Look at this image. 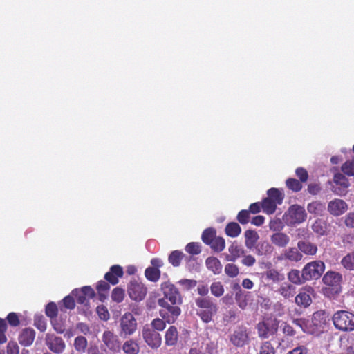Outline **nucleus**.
Segmentation results:
<instances>
[{
  "label": "nucleus",
  "mask_w": 354,
  "mask_h": 354,
  "mask_svg": "<svg viewBox=\"0 0 354 354\" xmlns=\"http://www.w3.org/2000/svg\"><path fill=\"white\" fill-rule=\"evenodd\" d=\"M195 304L199 308L196 315L205 323L210 322L218 312L217 304L209 297H197L195 299Z\"/></svg>",
  "instance_id": "f257e3e1"
},
{
  "label": "nucleus",
  "mask_w": 354,
  "mask_h": 354,
  "mask_svg": "<svg viewBox=\"0 0 354 354\" xmlns=\"http://www.w3.org/2000/svg\"><path fill=\"white\" fill-rule=\"evenodd\" d=\"M342 276L340 273L328 271L322 278V281L326 285L322 288L323 294L329 298H334L342 290Z\"/></svg>",
  "instance_id": "f03ea898"
},
{
  "label": "nucleus",
  "mask_w": 354,
  "mask_h": 354,
  "mask_svg": "<svg viewBox=\"0 0 354 354\" xmlns=\"http://www.w3.org/2000/svg\"><path fill=\"white\" fill-rule=\"evenodd\" d=\"M138 330L137 320L130 312L124 313L119 319L118 335L122 338H127L135 334Z\"/></svg>",
  "instance_id": "7ed1b4c3"
},
{
  "label": "nucleus",
  "mask_w": 354,
  "mask_h": 354,
  "mask_svg": "<svg viewBox=\"0 0 354 354\" xmlns=\"http://www.w3.org/2000/svg\"><path fill=\"white\" fill-rule=\"evenodd\" d=\"M335 326L343 331L354 330V314L346 310L336 312L333 317Z\"/></svg>",
  "instance_id": "20e7f679"
},
{
  "label": "nucleus",
  "mask_w": 354,
  "mask_h": 354,
  "mask_svg": "<svg viewBox=\"0 0 354 354\" xmlns=\"http://www.w3.org/2000/svg\"><path fill=\"white\" fill-rule=\"evenodd\" d=\"M283 217L288 225H295L301 224L306 220L307 213L302 206L292 205L288 208Z\"/></svg>",
  "instance_id": "39448f33"
},
{
  "label": "nucleus",
  "mask_w": 354,
  "mask_h": 354,
  "mask_svg": "<svg viewBox=\"0 0 354 354\" xmlns=\"http://www.w3.org/2000/svg\"><path fill=\"white\" fill-rule=\"evenodd\" d=\"M102 348L106 352L112 354L119 353L122 349V343L119 336L113 331L106 330L102 335Z\"/></svg>",
  "instance_id": "423d86ee"
},
{
  "label": "nucleus",
  "mask_w": 354,
  "mask_h": 354,
  "mask_svg": "<svg viewBox=\"0 0 354 354\" xmlns=\"http://www.w3.org/2000/svg\"><path fill=\"white\" fill-rule=\"evenodd\" d=\"M158 304L162 307L159 310L160 316L168 324L174 323L181 313V310L177 305H170L165 299H159Z\"/></svg>",
  "instance_id": "0eeeda50"
},
{
  "label": "nucleus",
  "mask_w": 354,
  "mask_h": 354,
  "mask_svg": "<svg viewBox=\"0 0 354 354\" xmlns=\"http://www.w3.org/2000/svg\"><path fill=\"white\" fill-rule=\"evenodd\" d=\"M325 270V264L322 261H313L304 266L302 269L303 278L306 281L318 279Z\"/></svg>",
  "instance_id": "6e6552de"
},
{
  "label": "nucleus",
  "mask_w": 354,
  "mask_h": 354,
  "mask_svg": "<svg viewBox=\"0 0 354 354\" xmlns=\"http://www.w3.org/2000/svg\"><path fill=\"white\" fill-rule=\"evenodd\" d=\"M279 321L277 319H266L256 325L258 336L261 339H268L278 330Z\"/></svg>",
  "instance_id": "1a4fd4ad"
},
{
  "label": "nucleus",
  "mask_w": 354,
  "mask_h": 354,
  "mask_svg": "<svg viewBox=\"0 0 354 354\" xmlns=\"http://www.w3.org/2000/svg\"><path fill=\"white\" fill-rule=\"evenodd\" d=\"M161 290L165 300H169L173 305H180L183 303L180 293L178 288L169 282H165L161 284Z\"/></svg>",
  "instance_id": "9d476101"
},
{
  "label": "nucleus",
  "mask_w": 354,
  "mask_h": 354,
  "mask_svg": "<svg viewBox=\"0 0 354 354\" xmlns=\"http://www.w3.org/2000/svg\"><path fill=\"white\" fill-rule=\"evenodd\" d=\"M142 335L145 343L151 348H158L161 346L162 337L160 334L151 328L149 325L143 326Z\"/></svg>",
  "instance_id": "9b49d317"
},
{
  "label": "nucleus",
  "mask_w": 354,
  "mask_h": 354,
  "mask_svg": "<svg viewBox=\"0 0 354 354\" xmlns=\"http://www.w3.org/2000/svg\"><path fill=\"white\" fill-rule=\"evenodd\" d=\"M127 292L132 300L140 301L147 295V288L141 282L134 280L129 283Z\"/></svg>",
  "instance_id": "f8f14e48"
},
{
  "label": "nucleus",
  "mask_w": 354,
  "mask_h": 354,
  "mask_svg": "<svg viewBox=\"0 0 354 354\" xmlns=\"http://www.w3.org/2000/svg\"><path fill=\"white\" fill-rule=\"evenodd\" d=\"M230 342L236 347H242L249 342V335L245 326H239L230 336Z\"/></svg>",
  "instance_id": "ddd939ff"
},
{
  "label": "nucleus",
  "mask_w": 354,
  "mask_h": 354,
  "mask_svg": "<svg viewBox=\"0 0 354 354\" xmlns=\"http://www.w3.org/2000/svg\"><path fill=\"white\" fill-rule=\"evenodd\" d=\"M46 344L54 353L61 354L66 348V344L62 337L54 334L48 333L45 338Z\"/></svg>",
  "instance_id": "4468645a"
},
{
  "label": "nucleus",
  "mask_w": 354,
  "mask_h": 354,
  "mask_svg": "<svg viewBox=\"0 0 354 354\" xmlns=\"http://www.w3.org/2000/svg\"><path fill=\"white\" fill-rule=\"evenodd\" d=\"M328 321V316L324 311H317L313 313V317L310 324V330H314V333L324 329Z\"/></svg>",
  "instance_id": "2eb2a0df"
},
{
  "label": "nucleus",
  "mask_w": 354,
  "mask_h": 354,
  "mask_svg": "<svg viewBox=\"0 0 354 354\" xmlns=\"http://www.w3.org/2000/svg\"><path fill=\"white\" fill-rule=\"evenodd\" d=\"M348 209L346 203L339 198H335L330 201L328 204V211L335 216L343 214Z\"/></svg>",
  "instance_id": "dca6fc26"
},
{
  "label": "nucleus",
  "mask_w": 354,
  "mask_h": 354,
  "mask_svg": "<svg viewBox=\"0 0 354 354\" xmlns=\"http://www.w3.org/2000/svg\"><path fill=\"white\" fill-rule=\"evenodd\" d=\"M297 246L301 251V254L307 256H315L318 251L317 244L313 243L308 240H299L297 242Z\"/></svg>",
  "instance_id": "f3484780"
},
{
  "label": "nucleus",
  "mask_w": 354,
  "mask_h": 354,
  "mask_svg": "<svg viewBox=\"0 0 354 354\" xmlns=\"http://www.w3.org/2000/svg\"><path fill=\"white\" fill-rule=\"evenodd\" d=\"M303 258L301 251L298 248L290 247L285 249L281 256V259L288 260L293 262H299Z\"/></svg>",
  "instance_id": "a211bd4d"
},
{
  "label": "nucleus",
  "mask_w": 354,
  "mask_h": 354,
  "mask_svg": "<svg viewBox=\"0 0 354 354\" xmlns=\"http://www.w3.org/2000/svg\"><path fill=\"white\" fill-rule=\"evenodd\" d=\"M203 351H198L196 348L190 350V354H217L218 344L216 342L207 340L203 343Z\"/></svg>",
  "instance_id": "6ab92c4d"
},
{
  "label": "nucleus",
  "mask_w": 354,
  "mask_h": 354,
  "mask_svg": "<svg viewBox=\"0 0 354 354\" xmlns=\"http://www.w3.org/2000/svg\"><path fill=\"white\" fill-rule=\"evenodd\" d=\"M123 269L118 265H114L111 267L110 271L105 274L104 279L112 285L118 283V278L123 275Z\"/></svg>",
  "instance_id": "aec40b11"
},
{
  "label": "nucleus",
  "mask_w": 354,
  "mask_h": 354,
  "mask_svg": "<svg viewBox=\"0 0 354 354\" xmlns=\"http://www.w3.org/2000/svg\"><path fill=\"white\" fill-rule=\"evenodd\" d=\"M35 332L32 328H25L19 337V343L25 346L31 345L35 339Z\"/></svg>",
  "instance_id": "412c9836"
},
{
  "label": "nucleus",
  "mask_w": 354,
  "mask_h": 354,
  "mask_svg": "<svg viewBox=\"0 0 354 354\" xmlns=\"http://www.w3.org/2000/svg\"><path fill=\"white\" fill-rule=\"evenodd\" d=\"M272 244L279 248H285L290 242V237L283 232H276L270 236Z\"/></svg>",
  "instance_id": "4be33fe9"
},
{
  "label": "nucleus",
  "mask_w": 354,
  "mask_h": 354,
  "mask_svg": "<svg viewBox=\"0 0 354 354\" xmlns=\"http://www.w3.org/2000/svg\"><path fill=\"white\" fill-rule=\"evenodd\" d=\"M165 339L167 346H171L176 344L178 339V332L176 326L169 327L165 333Z\"/></svg>",
  "instance_id": "5701e85b"
},
{
  "label": "nucleus",
  "mask_w": 354,
  "mask_h": 354,
  "mask_svg": "<svg viewBox=\"0 0 354 354\" xmlns=\"http://www.w3.org/2000/svg\"><path fill=\"white\" fill-rule=\"evenodd\" d=\"M310 291H313L311 288H308V292L305 291L300 292L295 297V303L301 307L306 308L309 306L312 302V299L309 294Z\"/></svg>",
  "instance_id": "b1692460"
},
{
  "label": "nucleus",
  "mask_w": 354,
  "mask_h": 354,
  "mask_svg": "<svg viewBox=\"0 0 354 354\" xmlns=\"http://www.w3.org/2000/svg\"><path fill=\"white\" fill-rule=\"evenodd\" d=\"M229 254L225 255V259L227 261L234 262L238 258L243 254L244 251L241 246L236 243H232L228 248Z\"/></svg>",
  "instance_id": "393cba45"
},
{
  "label": "nucleus",
  "mask_w": 354,
  "mask_h": 354,
  "mask_svg": "<svg viewBox=\"0 0 354 354\" xmlns=\"http://www.w3.org/2000/svg\"><path fill=\"white\" fill-rule=\"evenodd\" d=\"M205 264L207 269L211 270L214 274L221 273L223 266L217 258L214 257H208L205 261Z\"/></svg>",
  "instance_id": "a878e982"
},
{
  "label": "nucleus",
  "mask_w": 354,
  "mask_h": 354,
  "mask_svg": "<svg viewBox=\"0 0 354 354\" xmlns=\"http://www.w3.org/2000/svg\"><path fill=\"white\" fill-rule=\"evenodd\" d=\"M307 210L315 216H320L325 210V205L318 201H313L308 204Z\"/></svg>",
  "instance_id": "bb28decb"
},
{
  "label": "nucleus",
  "mask_w": 354,
  "mask_h": 354,
  "mask_svg": "<svg viewBox=\"0 0 354 354\" xmlns=\"http://www.w3.org/2000/svg\"><path fill=\"white\" fill-rule=\"evenodd\" d=\"M250 296V293L248 292L243 290H239L236 292L235 301L240 308L243 310L247 307Z\"/></svg>",
  "instance_id": "cd10ccee"
},
{
  "label": "nucleus",
  "mask_w": 354,
  "mask_h": 354,
  "mask_svg": "<svg viewBox=\"0 0 354 354\" xmlns=\"http://www.w3.org/2000/svg\"><path fill=\"white\" fill-rule=\"evenodd\" d=\"M277 292L284 298L290 299L293 297L296 293V288L290 283H284L280 286Z\"/></svg>",
  "instance_id": "c85d7f7f"
},
{
  "label": "nucleus",
  "mask_w": 354,
  "mask_h": 354,
  "mask_svg": "<svg viewBox=\"0 0 354 354\" xmlns=\"http://www.w3.org/2000/svg\"><path fill=\"white\" fill-rule=\"evenodd\" d=\"M244 235L245 246L249 249H252L254 247L259 238L257 232L254 230H248L245 232Z\"/></svg>",
  "instance_id": "c756f323"
},
{
  "label": "nucleus",
  "mask_w": 354,
  "mask_h": 354,
  "mask_svg": "<svg viewBox=\"0 0 354 354\" xmlns=\"http://www.w3.org/2000/svg\"><path fill=\"white\" fill-rule=\"evenodd\" d=\"M122 349L126 354H138L140 351L138 344L133 339L124 342L122 346Z\"/></svg>",
  "instance_id": "7c9ffc66"
},
{
  "label": "nucleus",
  "mask_w": 354,
  "mask_h": 354,
  "mask_svg": "<svg viewBox=\"0 0 354 354\" xmlns=\"http://www.w3.org/2000/svg\"><path fill=\"white\" fill-rule=\"evenodd\" d=\"M256 252L260 256H268L273 252V247L267 241L259 243L256 247Z\"/></svg>",
  "instance_id": "2f4dec72"
},
{
  "label": "nucleus",
  "mask_w": 354,
  "mask_h": 354,
  "mask_svg": "<svg viewBox=\"0 0 354 354\" xmlns=\"http://www.w3.org/2000/svg\"><path fill=\"white\" fill-rule=\"evenodd\" d=\"M288 280L294 284H302L306 282L303 278V272L298 270L292 269L288 274Z\"/></svg>",
  "instance_id": "473e14b6"
},
{
  "label": "nucleus",
  "mask_w": 354,
  "mask_h": 354,
  "mask_svg": "<svg viewBox=\"0 0 354 354\" xmlns=\"http://www.w3.org/2000/svg\"><path fill=\"white\" fill-rule=\"evenodd\" d=\"M241 228L240 225L235 222L228 223L225 227V233L230 237L234 238L238 236L241 234Z\"/></svg>",
  "instance_id": "72a5a7b5"
},
{
  "label": "nucleus",
  "mask_w": 354,
  "mask_h": 354,
  "mask_svg": "<svg viewBox=\"0 0 354 354\" xmlns=\"http://www.w3.org/2000/svg\"><path fill=\"white\" fill-rule=\"evenodd\" d=\"M277 205V204L273 200L266 198L263 201L261 207L263 212L267 214H272L275 212Z\"/></svg>",
  "instance_id": "f704fd0d"
},
{
  "label": "nucleus",
  "mask_w": 354,
  "mask_h": 354,
  "mask_svg": "<svg viewBox=\"0 0 354 354\" xmlns=\"http://www.w3.org/2000/svg\"><path fill=\"white\" fill-rule=\"evenodd\" d=\"M74 348L75 349L80 353H83L86 351L88 342L87 339L83 336H77L74 340Z\"/></svg>",
  "instance_id": "c9c22d12"
},
{
  "label": "nucleus",
  "mask_w": 354,
  "mask_h": 354,
  "mask_svg": "<svg viewBox=\"0 0 354 354\" xmlns=\"http://www.w3.org/2000/svg\"><path fill=\"white\" fill-rule=\"evenodd\" d=\"M145 275L149 281L156 282L160 279V271L158 268L149 267L145 270Z\"/></svg>",
  "instance_id": "e433bc0d"
},
{
  "label": "nucleus",
  "mask_w": 354,
  "mask_h": 354,
  "mask_svg": "<svg viewBox=\"0 0 354 354\" xmlns=\"http://www.w3.org/2000/svg\"><path fill=\"white\" fill-rule=\"evenodd\" d=\"M342 266L348 270H354V251L347 254L341 261Z\"/></svg>",
  "instance_id": "4c0bfd02"
},
{
  "label": "nucleus",
  "mask_w": 354,
  "mask_h": 354,
  "mask_svg": "<svg viewBox=\"0 0 354 354\" xmlns=\"http://www.w3.org/2000/svg\"><path fill=\"white\" fill-rule=\"evenodd\" d=\"M268 198L273 200L277 205L282 203L283 196L281 192L277 188H271L268 190Z\"/></svg>",
  "instance_id": "58836bf2"
},
{
  "label": "nucleus",
  "mask_w": 354,
  "mask_h": 354,
  "mask_svg": "<svg viewBox=\"0 0 354 354\" xmlns=\"http://www.w3.org/2000/svg\"><path fill=\"white\" fill-rule=\"evenodd\" d=\"M183 253L179 250L173 251L169 256V262L175 267L180 266Z\"/></svg>",
  "instance_id": "ea45409f"
},
{
  "label": "nucleus",
  "mask_w": 354,
  "mask_h": 354,
  "mask_svg": "<svg viewBox=\"0 0 354 354\" xmlns=\"http://www.w3.org/2000/svg\"><path fill=\"white\" fill-rule=\"evenodd\" d=\"M211 248L216 252H221L224 250L225 242L223 238L218 236L215 237L212 242L209 243Z\"/></svg>",
  "instance_id": "a19ab883"
},
{
  "label": "nucleus",
  "mask_w": 354,
  "mask_h": 354,
  "mask_svg": "<svg viewBox=\"0 0 354 354\" xmlns=\"http://www.w3.org/2000/svg\"><path fill=\"white\" fill-rule=\"evenodd\" d=\"M292 323L300 327L304 333H314V330H310L309 322L305 319H293Z\"/></svg>",
  "instance_id": "79ce46f5"
},
{
  "label": "nucleus",
  "mask_w": 354,
  "mask_h": 354,
  "mask_svg": "<svg viewBox=\"0 0 354 354\" xmlns=\"http://www.w3.org/2000/svg\"><path fill=\"white\" fill-rule=\"evenodd\" d=\"M216 237V231L213 228L205 229L202 234V240L207 244L209 245L212 242L213 239Z\"/></svg>",
  "instance_id": "37998d69"
},
{
  "label": "nucleus",
  "mask_w": 354,
  "mask_h": 354,
  "mask_svg": "<svg viewBox=\"0 0 354 354\" xmlns=\"http://www.w3.org/2000/svg\"><path fill=\"white\" fill-rule=\"evenodd\" d=\"M259 354H276V351L270 342L265 341L259 347Z\"/></svg>",
  "instance_id": "c03bdc74"
},
{
  "label": "nucleus",
  "mask_w": 354,
  "mask_h": 354,
  "mask_svg": "<svg viewBox=\"0 0 354 354\" xmlns=\"http://www.w3.org/2000/svg\"><path fill=\"white\" fill-rule=\"evenodd\" d=\"M210 291L214 296L219 297L224 293V287L220 281L214 282L210 286Z\"/></svg>",
  "instance_id": "a18cd8bd"
},
{
  "label": "nucleus",
  "mask_w": 354,
  "mask_h": 354,
  "mask_svg": "<svg viewBox=\"0 0 354 354\" xmlns=\"http://www.w3.org/2000/svg\"><path fill=\"white\" fill-rule=\"evenodd\" d=\"M78 294L84 295L88 299H92L95 296V292L90 286H84L81 289H75L71 292V295Z\"/></svg>",
  "instance_id": "49530a36"
},
{
  "label": "nucleus",
  "mask_w": 354,
  "mask_h": 354,
  "mask_svg": "<svg viewBox=\"0 0 354 354\" xmlns=\"http://www.w3.org/2000/svg\"><path fill=\"white\" fill-rule=\"evenodd\" d=\"M166 323L165 319L160 318H156L151 322V328L155 331H162L166 327Z\"/></svg>",
  "instance_id": "de8ad7c7"
},
{
  "label": "nucleus",
  "mask_w": 354,
  "mask_h": 354,
  "mask_svg": "<svg viewBox=\"0 0 354 354\" xmlns=\"http://www.w3.org/2000/svg\"><path fill=\"white\" fill-rule=\"evenodd\" d=\"M225 273L229 277L234 278L239 274V270L236 265L234 263H227L225 266Z\"/></svg>",
  "instance_id": "09e8293b"
},
{
  "label": "nucleus",
  "mask_w": 354,
  "mask_h": 354,
  "mask_svg": "<svg viewBox=\"0 0 354 354\" xmlns=\"http://www.w3.org/2000/svg\"><path fill=\"white\" fill-rule=\"evenodd\" d=\"M124 298V290L120 288H115L113 290L111 293V299L113 301L120 303Z\"/></svg>",
  "instance_id": "8fccbe9b"
},
{
  "label": "nucleus",
  "mask_w": 354,
  "mask_h": 354,
  "mask_svg": "<svg viewBox=\"0 0 354 354\" xmlns=\"http://www.w3.org/2000/svg\"><path fill=\"white\" fill-rule=\"evenodd\" d=\"M269 227L272 231L280 232L283 229L284 224L280 218H276L270 221Z\"/></svg>",
  "instance_id": "3c124183"
},
{
  "label": "nucleus",
  "mask_w": 354,
  "mask_h": 354,
  "mask_svg": "<svg viewBox=\"0 0 354 354\" xmlns=\"http://www.w3.org/2000/svg\"><path fill=\"white\" fill-rule=\"evenodd\" d=\"M333 180L335 183H336L337 185H339L344 188H347L349 187V183L348 179L342 174H335L334 175Z\"/></svg>",
  "instance_id": "603ef678"
},
{
  "label": "nucleus",
  "mask_w": 354,
  "mask_h": 354,
  "mask_svg": "<svg viewBox=\"0 0 354 354\" xmlns=\"http://www.w3.org/2000/svg\"><path fill=\"white\" fill-rule=\"evenodd\" d=\"M266 277L273 281H280L284 279L283 275L274 269L268 270Z\"/></svg>",
  "instance_id": "864d4df0"
},
{
  "label": "nucleus",
  "mask_w": 354,
  "mask_h": 354,
  "mask_svg": "<svg viewBox=\"0 0 354 354\" xmlns=\"http://www.w3.org/2000/svg\"><path fill=\"white\" fill-rule=\"evenodd\" d=\"M314 232L324 235L326 232V224L321 220H317L312 225Z\"/></svg>",
  "instance_id": "5fc2aeb1"
},
{
  "label": "nucleus",
  "mask_w": 354,
  "mask_h": 354,
  "mask_svg": "<svg viewBox=\"0 0 354 354\" xmlns=\"http://www.w3.org/2000/svg\"><path fill=\"white\" fill-rule=\"evenodd\" d=\"M342 171L348 176H354V158L346 161L342 166Z\"/></svg>",
  "instance_id": "6e6d98bb"
},
{
  "label": "nucleus",
  "mask_w": 354,
  "mask_h": 354,
  "mask_svg": "<svg viewBox=\"0 0 354 354\" xmlns=\"http://www.w3.org/2000/svg\"><path fill=\"white\" fill-rule=\"evenodd\" d=\"M46 314L51 319L56 318L57 315V307L54 302L49 303L46 307Z\"/></svg>",
  "instance_id": "4d7b16f0"
},
{
  "label": "nucleus",
  "mask_w": 354,
  "mask_h": 354,
  "mask_svg": "<svg viewBox=\"0 0 354 354\" xmlns=\"http://www.w3.org/2000/svg\"><path fill=\"white\" fill-rule=\"evenodd\" d=\"M286 185L287 187L294 191V192H298L300 191L302 188L301 184L295 178H289L286 180Z\"/></svg>",
  "instance_id": "13d9d810"
},
{
  "label": "nucleus",
  "mask_w": 354,
  "mask_h": 354,
  "mask_svg": "<svg viewBox=\"0 0 354 354\" xmlns=\"http://www.w3.org/2000/svg\"><path fill=\"white\" fill-rule=\"evenodd\" d=\"M186 251L192 254H198L201 252L200 245L198 243L191 242L186 245Z\"/></svg>",
  "instance_id": "bf43d9fd"
},
{
  "label": "nucleus",
  "mask_w": 354,
  "mask_h": 354,
  "mask_svg": "<svg viewBox=\"0 0 354 354\" xmlns=\"http://www.w3.org/2000/svg\"><path fill=\"white\" fill-rule=\"evenodd\" d=\"M34 325L40 331H44L46 329V323L43 316H35L34 319Z\"/></svg>",
  "instance_id": "052dcab7"
},
{
  "label": "nucleus",
  "mask_w": 354,
  "mask_h": 354,
  "mask_svg": "<svg viewBox=\"0 0 354 354\" xmlns=\"http://www.w3.org/2000/svg\"><path fill=\"white\" fill-rule=\"evenodd\" d=\"M280 328L283 332V333L285 335H287V336H294L295 335V330L293 329V328L290 325L288 324L287 322H283L281 326H280Z\"/></svg>",
  "instance_id": "680f3d73"
},
{
  "label": "nucleus",
  "mask_w": 354,
  "mask_h": 354,
  "mask_svg": "<svg viewBox=\"0 0 354 354\" xmlns=\"http://www.w3.org/2000/svg\"><path fill=\"white\" fill-rule=\"evenodd\" d=\"M250 212L248 210H241L237 215V220L241 224H246L249 222Z\"/></svg>",
  "instance_id": "e2e57ef3"
},
{
  "label": "nucleus",
  "mask_w": 354,
  "mask_h": 354,
  "mask_svg": "<svg viewBox=\"0 0 354 354\" xmlns=\"http://www.w3.org/2000/svg\"><path fill=\"white\" fill-rule=\"evenodd\" d=\"M51 324L53 326L54 330L57 333L62 334L64 332L65 327L62 321H59L57 318H54L51 319Z\"/></svg>",
  "instance_id": "0e129e2a"
},
{
  "label": "nucleus",
  "mask_w": 354,
  "mask_h": 354,
  "mask_svg": "<svg viewBox=\"0 0 354 354\" xmlns=\"http://www.w3.org/2000/svg\"><path fill=\"white\" fill-rule=\"evenodd\" d=\"M97 313L102 320L106 321L110 317L108 310L103 306L97 308Z\"/></svg>",
  "instance_id": "69168bd1"
},
{
  "label": "nucleus",
  "mask_w": 354,
  "mask_h": 354,
  "mask_svg": "<svg viewBox=\"0 0 354 354\" xmlns=\"http://www.w3.org/2000/svg\"><path fill=\"white\" fill-rule=\"evenodd\" d=\"M7 354H19V348L16 342H10L7 344Z\"/></svg>",
  "instance_id": "338daca9"
},
{
  "label": "nucleus",
  "mask_w": 354,
  "mask_h": 354,
  "mask_svg": "<svg viewBox=\"0 0 354 354\" xmlns=\"http://www.w3.org/2000/svg\"><path fill=\"white\" fill-rule=\"evenodd\" d=\"M344 223L348 227H354V212H349L344 216Z\"/></svg>",
  "instance_id": "774afa93"
}]
</instances>
